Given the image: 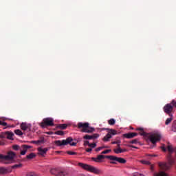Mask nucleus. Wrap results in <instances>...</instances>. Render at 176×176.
<instances>
[{
    "mask_svg": "<svg viewBox=\"0 0 176 176\" xmlns=\"http://www.w3.org/2000/svg\"><path fill=\"white\" fill-rule=\"evenodd\" d=\"M78 166L82 167L83 170H86V171H89V173H93L94 174L100 175L102 171L101 170L94 167V166L83 164V163H78Z\"/></svg>",
    "mask_w": 176,
    "mask_h": 176,
    "instance_id": "1",
    "label": "nucleus"
},
{
    "mask_svg": "<svg viewBox=\"0 0 176 176\" xmlns=\"http://www.w3.org/2000/svg\"><path fill=\"white\" fill-rule=\"evenodd\" d=\"M78 129H82V133H93L94 128L90 127L89 122H78Z\"/></svg>",
    "mask_w": 176,
    "mask_h": 176,
    "instance_id": "2",
    "label": "nucleus"
},
{
    "mask_svg": "<svg viewBox=\"0 0 176 176\" xmlns=\"http://www.w3.org/2000/svg\"><path fill=\"white\" fill-rule=\"evenodd\" d=\"M72 141H74L72 138H67L66 140H63L62 141L61 140L55 141V144L57 145V146H62V145H68V144H69L71 146H76V143Z\"/></svg>",
    "mask_w": 176,
    "mask_h": 176,
    "instance_id": "3",
    "label": "nucleus"
},
{
    "mask_svg": "<svg viewBox=\"0 0 176 176\" xmlns=\"http://www.w3.org/2000/svg\"><path fill=\"white\" fill-rule=\"evenodd\" d=\"M16 157V154L13 152H9L7 155H3L2 154H0V160L2 163H5L7 164V163H9L8 162L10 160H13Z\"/></svg>",
    "mask_w": 176,
    "mask_h": 176,
    "instance_id": "4",
    "label": "nucleus"
},
{
    "mask_svg": "<svg viewBox=\"0 0 176 176\" xmlns=\"http://www.w3.org/2000/svg\"><path fill=\"white\" fill-rule=\"evenodd\" d=\"M42 129H46L47 126H54V120L52 118H46L43 120V122L39 124Z\"/></svg>",
    "mask_w": 176,
    "mask_h": 176,
    "instance_id": "5",
    "label": "nucleus"
},
{
    "mask_svg": "<svg viewBox=\"0 0 176 176\" xmlns=\"http://www.w3.org/2000/svg\"><path fill=\"white\" fill-rule=\"evenodd\" d=\"M148 140L151 142L155 144L156 142H159V141L162 140V133L155 132L148 137Z\"/></svg>",
    "mask_w": 176,
    "mask_h": 176,
    "instance_id": "6",
    "label": "nucleus"
},
{
    "mask_svg": "<svg viewBox=\"0 0 176 176\" xmlns=\"http://www.w3.org/2000/svg\"><path fill=\"white\" fill-rule=\"evenodd\" d=\"M106 157L107 159H109V160H113L114 162H118V163H121L122 164H126V163H127V160L122 157H118L113 155H110V157Z\"/></svg>",
    "mask_w": 176,
    "mask_h": 176,
    "instance_id": "7",
    "label": "nucleus"
},
{
    "mask_svg": "<svg viewBox=\"0 0 176 176\" xmlns=\"http://www.w3.org/2000/svg\"><path fill=\"white\" fill-rule=\"evenodd\" d=\"M173 109H176V101L174 100L170 103L166 104L164 107V111H173Z\"/></svg>",
    "mask_w": 176,
    "mask_h": 176,
    "instance_id": "8",
    "label": "nucleus"
},
{
    "mask_svg": "<svg viewBox=\"0 0 176 176\" xmlns=\"http://www.w3.org/2000/svg\"><path fill=\"white\" fill-rule=\"evenodd\" d=\"M107 157H111V155H99L97 157H91V160L95 162V163H102V162H104V159H107Z\"/></svg>",
    "mask_w": 176,
    "mask_h": 176,
    "instance_id": "9",
    "label": "nucleus"
},
{
    "mask_svg": "<svg viewBox=\"0 0 176 176\" xmlns=\"http://www.w3.org/2000/svg\"><path fill=\"white\" fill-rule=\"evenodd\" d=\"M31 127H32V125H31V124H30V123L22 122L21 124V129L23 131H30Z\"/></svg>",
    "mask_w": 176,
    "mask_h": 176,
    "instance_id": "10",
    "label": "nucleus"
},
{
    "mask_svg": "<svg viewBox=\"0 0 176 176\" xmlns=\"http://www.w3.org/2000/svg\"><path fill=\"white\" fill-rule=\"evenodd\" d=\"M37 151H38V155H39L40 156H42L43 157H45V155L47 153V151H49V148L38 147L37 148Z\"/></svg>",
    "mask_w": 176,
    "mask_h": 176,
    "instance_id": "11",
    "label": "nucleus"
},
{
    "mask_svg": "<svg viewBox=\"0 0 176 176\" xmlns=\"http://www.w3.org/2000/svg\"><path fill=\"white\" fill-rule=\"evenodd\" d=\"M166 114L168 115V116H170V118H167L165 124L168 125L171 123V121L173 120V111H166Z\"/></svg>",
    "mask_w": 176,
    "mask_h": 176,
    "instance_id": "12",
    "label": "nucleus"
},
{
    "mask_svg": "<svg viewBox=\"0 0 176 176\" xmlns=\"http://www.w3.org/2000/svg\"><path fill=\"white\" fill-rule=\"evenodd\" d=\"M21 148L22 149L21 150V155H24L27 153L28 149H30V148H32V146L24 144L21 146Z\"/></svg>",
    "mask_w": 176,
    "mask_h": 176,
    "instance_id": "13",
    "label": "nucleus"
},
{
    "mask_svg": "<svg viewBox=\"0 0 176 176\" xmlns=\"http://www.w3.org/2000/svg\"><path fill=\"white\" fill-rule=\"evenodd\" d=\"M137 135H138V133H129L123 134V137H124V138H134V137H137Z\"/></svg>",
    "mask_w": 176,
    "mask_h": 176,
    "instance_id": "14",
    "label": "nucleus"
},
{
    "mask_svg": "<svg viewBox=\"0 0 176 176\" xmlns=\"http://www.w3.org/2000/svg\"><path fill=\"white\" fill-rule=\"evenodd\" d=\"M158 164H159V166L160 167V168H162V170H169V168H170V166L168 164H167L166 163L159 162Z\"/></svg>",
    "mask_w": 176,
    "mask_h": 176,
    "instance_id": "15",
    "label": "nucleus"
},
{
    "mask_svg": "<svg viewBox=\"0 0 176 176\" xmlns=\"http://www.w3.org/2000/svg\"><path fill=\"white\" fill-rule=\"evenodd\" d=\"M50 172L51 174H52V175L58 176L59 175V173H60V168H52L50 170Z\"/></svg>",
    "mask_w": 176,
    "mask_h": 176,
    "instance_id": "16",
    "label": "nucleus"
},
{
    "mask_svg": "<svg viewBox=\"0 0 176 176\" xmlns=\"http://www.w3.org/2000/svg\"><path fill=\"white\" fill-rule=\"evenodd\" d=\"M113 152H115L117 154L119 153H124V152H127V149L126 148H114Z\"/></svg>",
    "mask_w": 176,
    "mask_h": 176,
    "instance_id": "17",
    "label": "nucleus"
},
{
    "mask_svg": "<svg viewBox=\"0 0 176 176\" xmlns=\"http://www.w3.org/2000/svg\"><path fill=\"white\" fill-rule=\"evenodd\" d=\"M111 138H112V135L107 133L103 138H102V141L104 142H109V140H111Z\"/></svg>",
    "mask_w": 176,
    "mask_h": 176,
    "instance_id": "18",
    "label": "nucleus"
},
{
    "mask_svg": "<svg viewBox=\"0 0 176 176\" xmlns=\"http://www.w3.org/2000/svg\"><path fill=\"white\" fill-rule=\"evenodd\" d=\"M6 135H7L8 140H13V137L14 136V134L13 132L7 131L6 132Z\"/></svg>",
    "mask_w": 176,
    "mask_h": 176,
    "instance_id": "19",
    "label": "nucleus"
},
{
    "mask_svg": "<svg viewBox=\"0 0 176 176\" xmlns=\"http://www.w3.org/2000/svg\"><path fill=\"white\" fill-rule=\"evenodd\" d=\"M135 130L136 131H140L139 133L140 135H146V133H145V131H144V128L139 127V128H137Z\"/></svg>",
    "mask_w": 176,
    "mask_h": 176,
    "instance_id": "20",
    "label": "nucleus"
},
{
    "mask_svg": "<svg viewBox=\"0 0 176 176\" xmlns=\"http://www.w3.org/2000/svg\"><path fill=\"white\" fill-rule=\"evenodd\" d=\"M65 175H68V171L66 170L59 169L58 176H65Z\"/></svg>",
    "mask_w": 176,
    "mask_h": 176,
    "instance_id": "21",
    "label": "nucleus"
},
{
    "mask_svg": "<svg viewBox=\"0 0 176 176\" xmlns=\"http://www.w3.org/2000/svg\"><path fill=\"white\" fill-rule=\"evenodd\" d=\"M58 129H61V130H65L67 127H68V125L67 124H60L57 126Z\"/></svg>",
    "mask_w": 176,
    "mask_h": 176,
    "instance_id": "22",
    "label": "nucleus"
},
{
    "mask_svg": "<svg viewBox=\"0 0 176 176\" xmlns=\"http://www.w3.org/2000/svg\"><path fill=\"white\" fill-rule=\"evenodd\" d=\"M108 134H110V135H116L118 134V131L115 129H109Z\"/></svg>",
    "mask_w": 176,
    "mask_h": 176,
    "instance_id": "23",
    "label": "nucleus"
},
{
    "mask_svg": "<svg viewBox=\"0 0 176 176\" xmlns=\"http://www.w3.org/2000/svg\"><path fill=\"white\" fill-rule=\"evenodd\" d=\"M36 157V155L35 154V153H32L26 156V159H29L30 160H31V159H34Z\"/></svg>",
    "mask_w": 176,
    "mask_h": 176,
    "instance_id": "24",
    "label": "nucleus"
},
{
    "mask_svg": "<svg viewBox=\"0 0 176 176\" xmlns=\"http://www.w3.org/2000/svg\"><path fill=\"white\" fill-rule=\"evenodd\" d=\"M9 170L6 168H0V174H8Z\"/></svg>",
    "mask_w": 176,
    "mask_h": 176,
    "instance_id": "25",
    "label": "nucleus"
},
{
    "mask_svg": "<svg viewBox=\"0 0 176 176\" xmlns=\"http://www.w3.org/2000/svg\"><path fill=\"white\" fill-rule=\"evenodd\" d=\"M168 161L170 166H171V164H174L175 163V160L171 158V155H169V157L168 158Z\"/></svg>",
    "mask_w": 176,
    "mask_h": 176,
    "instance_id": "26",
    "label": "nucleus"
},
{
    "mask_svg": "<svg viewBox=\"0 0 176 176\" xmlns=\"http://www.w3.org/2000/svg\"><path fill=\"white\" fill-rule=\"evenodd\" d=\"M154 176H168V175L163 171L156 173Z\"/></svg>",
    "mask_w": 176,
    "mask_h": 176,
    "instance_id": "27",
    "label": "nucleus"
},
{
    "mask_svg": "<svg viewBox=\"0 0 176 176\" xmlns=\"http://www.w3.org/2000/svg\"><path fill=\"white\" fill-rule=\"evenodd\" d=\"M109 124H110V126H113V124H115V123H116V120H115V119L111 118L108 121Z\"/></svg>",
    "mask_w": 176,
    "mask_h": 176,
    "instance_id": "28",
    "label": "nucleus"
},
{
    "mask_svg": "<svg viewBox=\"0 0 176 176\" xmlns=\"http://www.w3.org/2000/svg\"><path fill=\"white\" fill-rule=\"evenodd\" d=\"M25 176H39V175L35 172H29L26 174Z\"/></svg>",
    "mask_w": 176,
    "mask_h": 176,
    "instance_id": "29",
    "label": "nucleus"
},
{
    "mask_svg": "<svg viewBox=\"0 0 176 176\" xmlns=\"http://www.w3.org/2000/svg\"><path fill=\"white\" fill-rule=\"evenodd\" d=\"M14 133L16 135H23V132L21 131V130L20 129H16L14 131Z\"/></svg>",
    "mask_w": 176,
    "mask_h": 176,
    "instance_id": "30",
    "label": "nucleus"
},
{
    "mask_svg": "<svg viewBox=\"0 0 176 176\" xmlns=\"http://www.w3.org/2000/svg\"><path fill=\"white\" fill-rule=\"evenodd\" d=\"M167 149L170 153H173L174 152V148H173L172 145H168Z\"/></svg>",
    "mask_w": 176,
    "mask_h": 176,
    "instance_id": "31",
    "label": "nucleus"
},
{
    "mask_svg": "<svg viewBox=\"0 0 176 176\" xmlns=\"http://www.w3.org/2000/svg\"><path fill=\"white\" fill-rule=\"evenodd\" d=\"M91 139L92 140H97V138H98V137H100V135L98 133H94V135H91Z\"/></svg>",
    "mask_w": 176,
    "mask_h": 176,
    "instance_id": "32",
    "label": "nucleus"
},
{
    "mask_svg": "<svg viewBox=\"0 0 176 176\" xmlns=\"http://www.w3.org/2000/svg\"><path fill=\"white\" fill-rule=\"evenodd\" d=\"M21 167H23V164H15V165L12 166V168H20Z\"/></svg>",
    "mask_w": 176,
    "mask_h": 176,
    "instance_id": "33",
    "label": "nucleus"
},
{
    "mask_svg": "<svg viewBox=\"0 0 176 176\" xmlns=\"http://www.w3.org/2000/svg\"><path fill=\"white\" fill-rule=\"evenodd\" d=\"M140 162L142 163V164H146V165L151 164V162H149V161H146V160H141V161H140Z\"/></svg>",
    "mask_w": 176,
    "mask_h": 176,
    "instance_id": "34",
    "label": "nucleus"
},
{
    "mask_svg": "<svg viewBox=\"0 0 176 176\" xmlns=\"http://www.w3.org/2000/svg\"><path fill=\"white\" fill-rule=\"evenodd\" d=\"M90 148H91V149L96 148V146H97V144L96 143H89V146Z\"/></svg>",
    "mask_w": 176,
    "mask_h": 176,
    "instance_id": "35",
    "label": "nucleus"
},
{
    "mask_svg": "<svg viewBox=\"0 0 176 176\" xmlns=\"http://www.w3.org/2000/svg\"><path fill=\"white\" fill-rule=\"evenodd\" d=\"M84 140H92L91 138V135H85L84 137H83Z\"/></svg>",
    "mask_w": 176,
    "mask_h": 176,
    "instance_id": "36",
    "label": "nucleus"
},
{
    "mask_svg": "<svg viewBox=\"0 0 176 176\" xmlns=\"http://www.w3.org/2000/svg\"><path fill=\"white\" fill-rule=\"evenodd\" d=\"M56 134L57 135H64V131H58L56 132Z\"/></svg>",
    "mask_w": 176,
    "mask_h": 176,
    "instance_id": "37",
    "label": "nucleus"
},
{
    "mask_svg": "<svg viewBox=\"0 0 176 176\" xmlns=\"http://www.w3.org/2000/svg\"><path fill=\"white\" fill-rule=\"evenodd\" d=\"M172 131L176 133V122L172 125Z\"/></svg>",
    "mask_w": 176,
    "mask_h": 176,
    "instance_id": "38",
    "label": "nucleus"
},
{
    "mask_svg": "<svg viewBox=\"0 0 176 176\" xmlns=\"http://www.w3.org/2000/svg\"><path fill=\"white\" fill-rule=\"evenodd\" d=\"M0 126H8V123L4 121L0 120Z\"/></svg>",
    "mask_w": 176,
    "mask_h": 176,
    "instance_id": "39",
    "label": "nucleus"
},
{
    "mask_svg": "<svg viewBox=\"0 0 176 176\" xmlns=\"http://www.w3.org/2000/svg\"><path fill=\"white\" fill-rule=\"evenodd\" d=\"M104 148H105V147H104V146H100V147L96 148L95 149V151H96V152H100V151L104 149Z\"/></svg>",
    "mask_w": 176,
    "mask_h": 176,
    "instance_id": "40",
    "label": "nucleus"
},
{
    "mask_svg": "<svg viewBox=\"0 0 176 176\" xmlns=\"http://www.w3.org/2000/svg\"><path fill=\"white\" fill-rule=\"evenodd\" d=\"M67 155H70L71 156L74 155H76V152H74V151H67Z\"/></svg>",
    "mask_w": 176,
    "mask_h": 176,
    "instance_id": "41",
    "label": "nucleus"
},
{
    "mask_svg": "<svg viewBox=\"0 0 176 176\" xmlns=\"http://www.w3.org/2000/svg\"><path fill=\"white\" fill-rule=\"evenodd\" d=\"M30 142H31V144H41V142H42V141L41 140H36V141H32Z\"/></svg>",
    "mask_w": 176,
    "mask_h": 176,
    "instance_id": "42",
    "label": "nucleus"
},
{
    "mask_svg": "<svg viewBox=\"0 0 176 176\" xmlns=\"http://www.w3.org/2000/svg\"><path fill=\"white\" fill-rule=\"evenodd\" d=\"M130 144H138V140L135 139L130 142Z\"/></svg>",
    "mask_w": 176,
    "mask_h": 176,
    "instance_id": "43",
    "label": "nucleus"
},
{
    "mask_svg": "<svg viewBox=\"0 0 176 176\" xmlns=\"http://www.w3.org/2000/svg\"><path fill=\"white\" fill-rule=\"evenodd\" d=\"M111 152V150H105L101 153L102 155H107V153H109Z\"/></svg>",
    "mask_w": 176,
    "mask_h": 176,
    "instance_id": "44",
    "label": "nucleus"
},
{
    "mask_svg": "<svg viewBox=\"0 0 176 176\" xmlns=\"http://www.w3.org/2000/svg\"><path fill=\"white\" fill-rule=\"evenodd\" d=\"M13 149L14 151H19V149H20V146L19 145L13 146Z\"/></svg>",
    "mask_w": 176,
    "mask_h": 176,
    "instance_id": "45",
    "label": "nucleus"
},
{
    "mask_svg": "<svg viewBox=\"0 0 176 176\" xmlns=\"http://www.w3.org/2000/svg\"><path fill=\"white\" fill-rule=\"evenodd\" d=\"M111 144L113 145H115V144H120V140H117V141H114V142H112Z\"/></svg>",
    "mask_w": 176,
    "mask_h": 176,
    "instance_id": "46",
    "label": "nucleus"
},
{
    "mask_svg": "<svg viewBox=\"0 0 176 176\" xmlns=\"http://www.w3.org/2000/svg\"><path fill=\"white\" fill-rule=\"evenodd\" d=\"M89 144H90V143L89 142V141H84L85 146H87V145H88V146H89Z\"/></svg>",
    "mask_w": 176,
    "mask_h": 176,
    "instance_id": "47",
    "label": "nucleus"
},
{
    "mask_svg": "<svg viewBox=\"0 0 176 176\" xmlns=\"http://www.w3.org/2000/svg\"><path fill=\"white\" fill-rule=\"evenodd\" d=\"M140 173H132V176H140Z\"/></svg>",
    "mask_w": 176,
    "mask_h": 176,
    "instance_id": "48",
    "label": "nucleus"
},
{
    "mask_svg": "<svg viewBox=\"0 0 176 176\" xmlns=\"http://www.w3.org/2000/svg\"><path fill=\"white\" fill-rule=\"evenodd\" d=\"M93 151V148H87L86 149V152H91Z\"/></svg>",
    "mask_w": 176,
    "mask_h": 176,
    "instance_id": "49",
    "label": "nucleus"
},
{
    "mask_svg": "<svg viewBox=\"0 0 176 176\" xmlns=\"http://www.w3.org/2000/svg\"><path fill=\"white\" fill-rule=\"evenodd\" d=\"M129 148H133L134 149H138V147L134 146L133 145H129Z\"/></svg>",
    "mask_w": 176,
    "mask_h": 176,
    "instance_id": "50",
    "label": "nucleus"
},
{
    "mask_svg": "<svg viewBox=\"0 0 176 176\" xmlns=\"http://www.w3.org/2000/svg\"><path fill=\"white\" fill-rule=\"evenodd\" d=\"M161 148L162 149V151H163L164 152H166V151H167V149H166V147H164V146H162Z\"/></svg>",
    "mask_w": 176,
    "mask_h": 176,
    "instance_id": "51",
    "label": "nucleus"
},
{
    "mask_svg": "<svg viewBox=\"0 0 176 176\" xmlns=\"http://www.w3.org/2000/svg\"><path fill=\"white\" fill-rule=\"evenodd\" d=\"M112 162H111V164H116V161H113V160H111Z\"/></svg>",
    "mask_w": 176,
    "mask_h": 176,
    "instance_id": "52",
    "label": "nucleus"
},
{
    "mask_svg": "<svg viewBox=\"0 0 176 176\" xmlns=\"http://www.w3.org/2000/svg\"><path fill=\"white\" fill-rule=\"evenodd\" d=\"M118 144V147L120 148V144Z\"/></svg>",
    "mask_w": 176,
    "mask_h": 176,
    "instance_id": "53",
    "label": "nucleus"
},
{
    "mask_svg": "<svg viewBox=\"0 0 176 176\" xmlns=\"http://www.w3.org/2000/svg\"><path fill=\"white\" fill-rule=\"evenodd\" d=\"M139 176H144V174L140 173Z\"/></svg>",
    "mask_w": 176,
    "mask_h": 176,
    "instance_id": "54",
    "label": "nucleus"
},
{
    "mask_svg": "<svg viewBox=\"0 0 176 176\" xmlns=\"http://www.w3.org/2000/svg\"><path fill=\"white\" fill-rule=\"evenodd\" d=\"M148 156H153V155H148Z\"/></svg>",
    "mask_w": 176,
    "mask_h": 176,
    "instance_id": "55",
    "label": "nucleus"
},
{
    "mask_svg": "<svg viewBox=\"0 0 176 176\" xmlns=\"http://www.w3.org/2000/svg\"><path fill=\"white\" fill-rule=\"evenodd\" d=\"M8 127H10V126H8Z\"/></svg>",
    "mask_w": 176,
    "mask_h": 176,
    "instance_id": "56",
    "label": "nucleus"
}]
</instances>
